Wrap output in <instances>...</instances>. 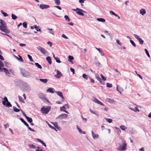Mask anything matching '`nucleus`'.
Instances as JSON below:
<instances>
[{"mask_svg":"<svg viewBox=\"0 0 151 151\" xmlns=\"http://www.w3.org/2000/svg\"><path fill=\"white\" fill-rule=\"evenodd\" d=\"M20 120L23 122L24 125H25L27 127H28V124L22 118H20Z\"/></svg>","mask_w":151,"mask_h":151,"instance_id":"obj_23","label":"nucleus"},{"mask_svg":"<svg viewBox=\"0 0 151 151\" xmlns=\"http://www.w3.org/2000/svg\"><path fill=\"white\" fill-rule=\"evenodd\" d=\"M120 128L122 130L125 131V129L127 128L124 126V125H121L120 127Z\"/></svg>","mask_w":151,"mask_h":151,"instance_id":"obj_40","label":"nucleus"},{"mask_svg":"<svg viewBox=\"0 0 151 151\" xmlns=\"http://www.w3.org/2000/svg\"><path fill=\"white\" fill-rule=\"evenodd\" d=\"M140 13L142 15L146 14V11L145 9H141L139 11Z\"/></svg>","mask_w":151,"mask_h":151,"instance_id":"obj_14","label":"nucleus"},{"mask_svg":"<svg viewBox=\"0 0 151 151\" xmlns=\"http://www.w3.org/2000/svg\"><path fill=\"white\" fill-rule=\"evenodd\" d=\"M51 123L53 124L54 126L57 129H58L59 130H60V127H58V124L57 122H51Z\"/></svg>","mask_w":151,"mask_h":151,"instance_id":"obj_17","label":"nucleus"},{"mask_svg":"<svg viewBox=\"0 0 151 151\" xmlns=\"http://www.w3.org/2000/svg\"><path fill=\"white\" fill-rule=\"evenodd\" d=\"M64 18H65V20L66 21H68V22H70V19L68 17L67 15H65L64 16Z\"/></svg>","mask_w":151,"mask_h":151,"instance_id":"obj_39","label":"nucleus"},{"mask_svg":"<svg viewBox=\"0 0 151 151\" xmlns=\"http://www.w3.org/2000/svg\"><path fill=\"white\" fill-rule=\"evenodd\" d=\"M3 70L4 72L6 74H10V72L6 68H3Z\"/></svg>","mask_w":151,"mask_h":151,"instance_id":"obj_19","label":"nucleus"},{"mask_svg":"<svg viewBox=\"0 0 151 151\" xmlns=\"http://www.w3.org/2000/svg\"><path fill=\"white\" fill-rule=\"evenodd\" d=\"M144 50H145V52L146 54H147V55L148 57L149 58H150V55L149 54V52H148V51L147 50L146 48H145L144 49Z\"/></svg>","mask_w":151,"mask_h":151,"instance_id":"obj_43","label":"nucleus"},{"mask_svg":"<svg viewBox=\"0 0 151 151\" xmlns=\"http://www.w3.org/2000/svg\"><path fill=\"white\" fill-rule=\"evenodd\" d=\"M106 86L107 87L111 88L112 87V84L109 83H106Z\"/></svg>","mask_w":151,"mask_h":151,"instance_id":"obj_49","label":"nucleus"},{"mask_svg":"<svg viewBox=\"0 0 151 151\" xmlns=\"http://www.w3.org/2000/svg\"><path fill=\"white\" fill-rule=\"evenodd\" d=\"M133 36L139 41L140 44L142 45L143 44L144 42V41L139 36L135 34H134Z\"/></svg>","mask_w":151,"mask_h":151,"instance_id":"obj_6","label":"nucleus"},{"mask_svg":"<svg viewBox=\"0 0 151 151\" xmlns=\"http://www.w3.org/2000/svg\"><path fill=\"white\" fill-rule=\"evenodd\" d=\"M55 3L57 5H59L60 4V0H54Z\"/></svg>","mask_w":151,"mask_h":151,"instance_id":"obj_28","label":"nucleus"},{"mask_svg":"<svg viewBox=\"0 0 151 151\" xmlns=\"http://www.w3.org/2000/svg\"><path fill=\"white\" fill-rule=\"evenodd\" d=\"M91 82L92 83H94V80L93 79L91 78L90 77L89 78Z\"/></svg>","mask_w":151,"mask_h":151,"instance_id":"obj_53","label":"nucleus"},{"mask_svg":"<svg viewBox=\"0 0 151 151\" xmlns=\"http://www.w3.org/2000/svg\"><path fill=\"white\" fill-rule=\"evenodd\" d=\"M122 145H120L119 147L118 150H120L125 151L126 149L127 144L125 141L122 142Z\"/></svg>","mask_w":151,"mask_h":151,"instance_id":"obj_5","label":"nucleus"},{"mask_svg":"<svg viewBox=\"0 0 151 151\" xmlns=\"http://www.w3.org/2000/svg\"><path fill=\"white\" fill-rule=\"evenodd\" d=\"M26 119H27L28 122L30 123L32 122L33 120L31 117H28Z\"/></svg>","mask_w":151,"mask_h":151,"instance_id":"obj_33","label":"nucleus"},{"mask_svg":"<svg viewBox=\"0 0 151 151\" xmlns=\"http://www.w3.org/2000/svg\"><path fill=\"white\" fill-rule=\"evenodd\" d=\"M18 56L19 58H18L17 59V60L21 62H23L24 60L22 59V57L19 55H18Z\"/></svg>","mask_w":151,"mask_h":151,"instance_id":"obj_35","label":"nucleus"},{"mask_svg":"<svg viewBox=\"0 0 151 151\" xmlns=\"http://www.w3.org/2000/svg\"><path fill=\"white\" fill-rule=\"evenodd\" d=\"M96 77L97 80L101 84H103V81L99 76L98 75H96Z\"/></svg>","mask_w":151,"mask_h":151,"instance_id":"obj_21","label":"nucleus"},{"mask_svg":"<svg viewBox=\"0 0 151 151\" xmlns=\"http://www.w3.org/2000/svg\"><path fill=\"white\" fill-rule=\"evenodd\" d=\"M55 93L57 94V95L60 97L62 99H63L64 97L63 95V93L62 92L60 91H55Z\"/></svg>","mask_w":151,"mask_h":151,"instance_id":"obj_15","label":"nucleus"},{"mask_svg":"<svg viewBox=\"0 0 151 151\" xmlns=\"http://www.w3.org/2000/svg\"><path fill=\"white\" fill-rule=\"evenodd\" d=\"M22 25L24 28H26L27 27V23L26 22H24L22 24Z\"/></svg>","mask_w":151,"mask_h":151,"instance_id":"obj_46","label":"nucleus"},{"mask_svg":"<svg viewBox=\"0 0 151 151\" xmlns=\"http://www.w3.org/2000/svg\"><path fill=\"white\" fill-rule=\"evenodd\" d=\"M4 100L2 101V104L6 105L7 107H11L12 106V105L8 101L7 98L5 96L4 98Z\"/></svg>","mask_w":151,"mask_h":151,"instance_id":"obj_3","label":"nucleus"},{"mask_svg":"<svg viewBox=\"0 0 151 151\" xmlns=\"http://www.w3.org/2000/svg\"><path fill=\"white\" fill-rule=\"evenodd\" d=\"M114 70L116 72H117V73L118 74H120V73L118 71V70L117 69L115 68Z\"/></svg>","mask_w":151,"mask_h":151,"instance_id":"obj_62","label":"nucleus"},{"mask_svg":"<svg viewBox=\"0 0 151 151\" xmlns=\"http://www.w3.org/2000/svg\"><path fill=\"white\" fill-rule=\"evenodd\" d=\"M76 13L77 14H79L80 15L83 16L84 15V14L80 10H78L76 12Z\"/></svg>","mask_w":151,"mask_h":151,"instance_id":"obj_26","label":"nucleus"},{"mask_svg":"<svg viewBox=\"0 0 151 151\" xmlns=\"http://www.w3.org/2000/svg\"><path fill=\"white\" fill-rule=\"evenodd\" d=\"M115 128L117 129V131L119 133H121V130H120V129L117 127H115Z\"/></svg>","mask_w":151,"mask_h":151,"instance_id":"obj_59","label":"nucleus"},{"mask_svg":"<svg viewBox=\"0 0 151 151\" xmlns=\"http://www.w3.org/2000/svg\"><path fill=\"white\" fill-rule=\"evenodd\" d=\"M36 140L42 144L43 146H44L45 147H46V144L44 142L43 140H41L40 139L37 138Z\"/></svg>","mask_w":151,"mask_h":151,"instance_id":"obj_13","label":"nucleus"},{"mask_svg":"<svg viewBox=\"0 0 151 151\" xmlns=\"http://www.w3.org/2000/svg\"><path fill=\"white\" fill-rule=\"evenodd\" d=\"M34 27L36 29L37 31L40 32H42L41 29L38 28L36 25H34Z\"/></svg>","mask_w":151,"mask_h":151,"instance_id":"obj_32","label":"nucleus"},{"mask_svg":"<svg viewBox=\"0 0 151 151\" xmlns=\"http://www.w3.org/2000/svg\"><path fill=\"white\" fill-rule=\"evenodd\" d=\"M27 56L28 58L31 61L34 62V61L32 58V57L31 55L28 54Z\"/></svg>","mask_w":151,"mask_h":151,"instance_id":"obj_42","label":"nucleus"},{"mask_svg":"<svg viewBox=\"0 0 151 151\" xmlns=\"http://www.w3.org/2000/svg\"><path fill=\"white\" fill-rule=\"evenodd\" d=\"M93 97L94 99L93 100V101L95 102V103L98 104L100 101L99 100L95 98V97Z\"/></svg>","mask_w":151,"mask_h":151,"instance_id":"obj_29","label":"nucleus"},{"mask_svg":"<svg viewBox=\"0 0 151 151\" xmlns=\"http://www.w3.org/2000/svg\"><path fill=\"white\" fill-rule=\"evenodd\" d=\"M130 41L131 43V44L134 47H136V45L133 40H130Z\"/></svg>","mask_w":151,"mask_h":151,"instance_id":"obj_48","label":"nucleus"},{"mask_svg":"<svg viewBox=\"0 0 151 151\" xmlns=\"http://www.w3.org/2000/svg\"><path fill=\"white\" fill-rule=\"evenodd\" d=\"M54 7L56 8H58V9H59L60 10H61L62 9L61 8L60 6H54Z\"/></svg>","mask_w":151,"mask_h":151,"instance_id":"obj_56","label":"nucleus"},{"mask_svg":"<svg viewBox=\"0 0 151 151\" xmlns=\"http://www.w3.org/2000/svg\"><path fill=\"white\" fill-rule=\"evenodd\" d=\"M95 48L100 53H102V51L99 48H98L96 47H95Z\"/></svg>","mask_w":151,"mask_h":151,"instance_id":"obj_61","label":"nucleus"},{"mask_svg":"<svg viewBox=\"0 0 151 151\" xmlns=\"http://www.w3.org/2000/svg\"><path fill=\"white\" fill-rule=\"evenodd\" d=\"M12 19L15 20L17 19V17L14 14H12Z\"/></svg>","mask_w":151,"mask_h":151,"instance_id":"obj_34","label":"nucleus"},{"mask_svg":"<svg viewBox=\"0 0 151 151\" xmlns=\"http://www.w3.org/2000/svg\"><path fill=\"white\" fill-rule=\"evenodd\" d=\"M47 43L48 45L50 44V47H52V42H50L48 41V42H47Z\"/></svg>","mask_w":151,"mask_h":151,"instance_id":"obj_60","label":"nucleus"},{"mask_svg":"<svg viewBox=\"0 0 151 151\" xmlns=\"http://www.w3.org/2000/svg\"><path fill=\"white\" fill-rule=\"evenodd\" d=\"M55 60L56 62L58 63H60L61 62V61L60 60L59 58L58 57H56L55 58Z\"/></svg>","mask_w":151,"mask_h":151,"instance_id":"obj_47","label":"nucleus"},{"mask_svg":"<svg viewBox=\"0 0 151 151\" xmlns=\"http://www.w3.org/2000/svg\"><path fill=\"white\" fill-rule=\"evenodd\" d=\"M54 89L52 88H50L47 90V92L53 93L54 92Z\"/></svg>","mask_w":151,"mask_h":151,"instance_id":"obj_16","label":"nucleus"},{"mask_svg":"<svg viewBox=\"0 0 151 151\" xmlns=\"http://www.w3.org/2000/svg\"><path fill=\"white\" fill-rule=\"evenodd\" d=\"M107 101L109 103L111 104L113 103L114 102V101L113 100H112L109 98H108L107 99Z\"/></svg>","mask_w":151,"mask_h":151,"instance_id":"obj_27","label":"nucleus"},{"mask_svg":"<svg viewBox=\"0 0 151 151\" xmlns=\"http://www.w3.org/2000/svg\"><path fill=\"white\" fill-rule=\"evenodd\" d=\"M83 77L87 80L90 78V76L87 75L86 74H83L82 75Z\"/></svg>","mask_w":151,"mask_h":151,"instance_id":"obj_24","label":"nucleus"},{"mask_svg":"<svg viewBox=\"0 0 151 151\" xmlns=\"http://www.w3.org/2000/svg\"><path fill=\"white\" fill-rule=\"evenodd\" d=\"M1 12L5 17H7L8 16V15L5 12L1 10Z\"/></svg>","mask_w":151,"mask_h":151,"instance_id":"obj_41","label":"nucleus"},{"mask_svg":"<svg viewBox=\"0 0 151 151\" xmlns=\"http://www.w3.org/2000/svg\"><path fill=\"white\" fill-rule=\"evenodd\" d=\"M116 42L118 44H119V45H122V43L120 42V41H119V40H116Z\"/></svg>","mask_w":151,"mask_h":151,"instance_id":"obj_58","label":"nucleus"},{"mask_svg":"<svg viewBox=\"0 0 151 151\" xmlns=\"http://www.w3.org/2000/svg\"><path fill=\"white\" fill-rule=\"evenodd\" d=\"M20 73L22 76L25 77L29 78L31 76L30 73L24 69H20Z\"/></svg>","mask_w":151,"mask_h":151,"instance_id":"obj_1","label":"nucleus"},{"mask_svg":"<svg viewBox=\"0 0 151 151\" xmlns=\"http://www.w3.org/2000/svg\"><path fill=\"white\" fill-rule=\"evenodd\" d=\"M4 66V65L3 62L0 60V66L2 67H3Z\"/></svg>","mask_w":151,"mask_h":151,"instance_id":"obj_51","label":"nucleus"},{"mask_svg":"<svg viewBox=\"0 0 151 151\" xmlns=\"http://www.w3.org/2000/svg\"><path fill=\"white\" fill-rule=\"evenodd\" d=\"M105 119L106 120V122H108L109 123H111L112 122V119H108L106 118H105Z\"/></svg>","mask_w":151,"mask_h":151,"instance_id":"obj_44","label":"nucleus"},{"mask_svg":"<svg viewBox=\"0 0 151 151\" xmlns=\"http://www.w3.org/2000/svg\"><path fill=\"white\" fill-rule=\"evenodd\" d=\"M70 71L73 73V74H74L75 73V70L74 69L70 68Z\"/></svg>","mask_w":151,"mask_h":151,"instance_id":"obj_54","label":"nucleus"},{"mask_svg":"<svg viewBox=\"0 0 151 151\" xmlns=\"http://www.w3.org/2000/svg\"><path fill=\"white\" fill-rule=\"evenodd\" d=\"M24 88L25 90H27L28 91H29L30 90V88L29 85L26 83H24Z\"/></svg>","mask_w":151,"mask_h":151,"instance_id":"obj_11","label":"nucleus"},{"mask_svg":"<svg viewBox=\"0 0 151 151\" xmlns=\"http://www.w3.org/2000/svg\"><path fill=\"white\" fill-rule=\"evenodd\" d=\"M18 98L19 100L21 102L24 103V99L23 98L20 96H18Z\"/></svg>","mask_w":151,"mask_h":151,"instance_id":"obj_31","label":"nucleus"},{"mask_svg":"<svg viewBox=\"0 0 151 151\" xmlns=\"http://www.w3.org/2000/svg\"><path fill=\"white\" fill-rule=\"evenodd\" d=\"M35 65L38 68H39L41 69L42 68L41 66L38 63H35Z\"/></svg>","mask_w":151,"mask_h":151,"instance_id":"obj_36","label":"nucleus"},{"mask_svg":"<svg viewBox=\"0 0 151 151\" xmlns=\"http://www.w3.org/2000/svg\"><path fill=\"white\" fill-rule=\"evenodd\" d=\"M29 147L30 148H32V149H36V147L34 145H33L32 144H29Z\"/></svg>","mask_w":151,"mask_h":151,"instance_id":"obj_45","label":"nucleus"},{"mask_svg":"<svg viewBox=\"0 0 151 151\" xmlns=\"http://www.w3.org/2000/svg\"><path fill=\"white\" fill-rule=\"evenodd\" d=\"M68 61L73 63V62L72 61V60L74 59L73 57L71 55H69L68 57Z\"/></svg>","mask_w":151,"mask_h":151,"instance_id":"obj_20","label":"nucleus"},{"mask_svg":"<svg viewBox=\"0 0 151 151\" xmlns=\"http://www.w3.org/2000/svg\"><path fill=\"white\" fill-rule=\"evenodd\" d=\"M50 7V6L49 5L45 4H41L40 5V8L42 9H47Z\"/></svg>","mask_w":151,"mask_h":151,"instance_id":"obj_8","label":"nucleus"},{"mask_svg":"<svg viewBox=\"0 0 151 151\" xmlns=\"http://www.w3.org/2000/svg\"><path fill=\"white\" fill-rule=\"evenodd\" d=\"M62 37H63V38H64L65 39H68V37H67L65 35H64V34H63L62 35Z\"/></svg>","mask_w":151,"mask_h":151,"instance_id":"obj_55","label":"nucleus"},{"mask_svg":"<svg viewBox=\"0 0 151 151\" xmlns=\"http://www.w3.org/2000/svg\"><path fill=\"white\" fill-rule=\"evenodd\" d=\"M101 78L102 79L104 80V81H105L106 80V78L104 77V76L102 74H101Z\"/></svg>","mask_w":151,"mask_h":151,"instance_id":"obj_52","label":"nucleus"},{"mask_svg":"<svg viewBox=\"0 0 151 151\" xmlns=\"http://www.w3.org/2000/svg\"><path fill=\"white\" fill-rule=\"evenodd\" d=\"M68 116V114H63L57 116L56 118V119H66L67 118Z\"/></svg>","mask_w":151,"mask_h":151,"instance_id":"obj_7","label":"nucleus"},{"mask_svg":"<svg viewBox=\"0 0 151 151\" xmlns=\"http://www.w3.org/2000/svg\"><path fill=\"white\" fill-rule=\"evenodd\" d=\"M57 75H55V76L58 78H59L60 77L63 76V75L58 70H57Z\"/></svg>","mask_w":151,"mask_h":151,"instance_id":"obj_10","label":"nucleus"},{"mask_svg":"<svg viewBox=\"0 0 151 151\" xmlns=\"http://www.w3.org/2000/svg\"><path fill=\"white\" fill-rule=\"evenodd\" d=\"M50 109L51 107L50 106H48L46 107L43 106L41 108V111L42 114H47L49 112Z\"/></svg>","mask_w":151,"mask_h":151,"instance_id":"obj_2","label":"nucleus"},{"mask_svg":"<svg viewBox=\"0 0 151 151\" xmlns=\"http://www.w3.org/2000/svg\"><path fill=\"white\" fill-rule=\"evenodd\" d=\"M39 80L44 83H46L48 81V79H40Z\"/></svg>","mask_w":151,"mask_h":151,"instance_id":"obj_22","label":"nucleus"},{"mask_svg":"<svg viewBox=\"0 0 151 151\" xmlns=\"http://www.w3.org/2000/svg\"><path fill=\"white\" fill-rule=\"evenodd\" d=\"M119 93H121L123 91V89L122 87L120 86L119 87Z\"/></svg>","mask_w":151,"mask_h":151,"instance_id":"obj_50","label":"nucleus"},{"mask_svg":"<svg viewBox=\"0 0 151 151\" xmlns=\"http://www.w3.org/2000/svg\"><path fill=\"white\" fill-rule=\"evenodd\" d=\"M26 45L24 44L20 43L19 44V46L21 47H23L26 46Z\"/></svg>","mask_w":151,"mask_h":151,"instance_id":"obj_63","label":"nucleus"},{"mask_svg":"<svg viewBox=\"0 0 151 151\" xmlns=\"http://www.w3.org/2000/svg\"><path fill=\"white\" fill-rule=\"evenodd\" d=\"M37 49L40 51V52L44 55H48V52L44 48L41 46H38L37 47Z\"/></svg>","mask_w":151,"mask_h":151,"instance_id":"obj_4","label":"nucleus"},{"mask_svg":"<svg viewBox=\"0 0 151 151\" xmlns=\"http://www.w3.org/2000/svg\"><path fill=\"white\" fill-rule=\"evenodd\" d=\"M46 60L48 63L51 65L52 64V61L51 57L50 56H48L46 58Z\"/></svg>","mask_w":151,"mask_h":151,"instance_id":"obj_18","label":"nucleus"},{"mask_svg":"<svg viewBox=\"0 0 151 151\" xmlns=\"http://www.w3.org/2000/svg\"><path fill=\"white\" fill-rule=\"evenodd\" d=\"M74 11H78V10H81V9H79V8H77L76 9H72Z\"/></svg>","mask_w":151,"mask_h":151,"instance_id":"obj_57","label":"nucleus"},{"mask_svg":"<svg viewBox=\"0 0 151 151\" xmlns=\"http://www.w3.org/2000/svg\"><path fill=\"white\" fill-rule=\"evenodd\" d=\"M94 139H96L99 138V135L97 134H95V135L92 136Z\"/></svg>","mask_w":151,"mask_h":151,"instance_id":"obj_38","label":"nucleus"},{"mask_svg":"<svg viewBox=\"0 0 151 151\" xmlns=\"http://www.w3.org/2000/svg\"><path fill=\"white\" fill-rule=\"evenodd\" d=\"M0 24L1 25L0 26V28H6V24L4 23V21L3 20L0 19Z\"/></svg>","mask_w":151,"mask_h":151,"instance_id":"obj_9","label":"nucleus"},{"mask_svg":"<svg viewBox=\"0 0 151 151\" xmlns=\"http://www.w3.org/2000/svg\"><path fill=\"white\" fill-rule=\"evenodd\" d=\"M96 20L99 21L101 22H105V19L102 18H98L96 19Z\"/></svg>","mask_w":151,"mask_h":151,"instance_id":"obj_25","label":"nucleus"},{"mask_svg":"<svg viewBox=\"0 0 151 151\" xmlns=\"http://www.w3.org/2000/svg\"><path fill=\"white\" fill-rule=\"evenodd\" d=\"M90 112L92 114H94L95 115H96V116H97L98 117L99 116V115L98 114H97L96 113V112L95 111H94L93 110H92L91 109H90Z\"/></svg>","mask_w":151,"mask_h":151,"instance_id":"obj_37","label":"nucleus"},{"mask_svg":"<svg viewBox=\"0 0 151 151\" xmlns=\"http://www.w3.org/2000/svg\"><path fill=\"white\" fill-rule=\"evenodd\" d=\"M85 0H79V2L80 3H84Z\"/></svg>","mask_w":151,"mask_h":151,"instance_id":"obj_64","label":"nucleus"},{"mask_svg":"<svg viewBox=\"0 0 151 151\" xmlns=\"http://www.w3.org/2000/svg\"><path fill=\"white\" fill-rule=\"evenodd\" d=\"M0 30H1L2 31L4 32H5L7 34H8L10 32V31L9 29H6V28H0Z\"/></svg>","mask_w":151,"mask_h":151,"instance_id":"obj_12","label":"nucleus"},{"mask_svg":"<svg viewBox=\"0 0 151 151\" xmlns=\"http://www.w3.org/2000/svg\"><path fill=\"white\" fill-rule=\"evenodd\" d=\"M13 110L14 111L16 112H18L20 111V110L19 109L17 108L15 106H13Z\"/></svg>","mask_w":151,"mask_h":151,"instance_id":"obj_30","label":"nucleus"}]
</instances>
